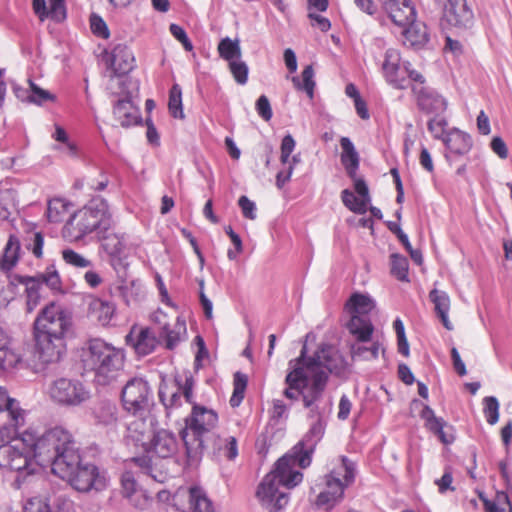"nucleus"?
<instances>
[{"instance_id": "nucleus-1", "label": "nucleus", "mask_w": 512, "mask_h": 512, "mask_svg": "<svg viewBox=\"0 0 512 512\" xmlns=\"http://www.w3.org/2000/svg\"><path fill=\"white\" fill-rule=\"evenodd\" d=\"M77 449L72 434L62 426L48 429L41 435L26 431L20 439L0 444V468L18 472L16 481L20 476L33 474L37 465L50 466L55 474L56 463L67 461L66 456Z\"/></svg>"}, {"instance_id": "nucleus-2", "label": "nucleus", "mask_w": 512, "mask_h": 512, "mask_svg": "<svg viewBox=\"0 0 512 512\" xmlns=\"http://www.w3.org/2000/svg\"><path fill=\"white\" fill-rule=\"evenodd\" d=\"M315 364V371L328 369L335 375H340L345 369V360L339 351L332 345L321 344L312 356H307L306 343L303 345L297 358L288 363V373L285 377L287 387L283 395L292 401L300 397L304 399L305 392H308L313 373L310 364Z\"/></svg>"}, {"instance_id": "nucleus-3", "label": "nucleus", "mask_w": 512, "mask_h": 512, "mask_svg": "<svg viewBox=\"0 0 512 512\" xmlns=\"http://www.w3.org/2000/svg\"><path fill=\"white\" fill-rule=\"evenodd\" d=\"M289 457L282 456L257 488V498L261 505L270 512H277L284 508L289 501L287 491L299 485L303 480V473L297 469L298 465Z\"/></svg>"}, {"instance_id": "nucleus-4", "label": "nucleus", "mask_w": 512, "mask_h": 512, "mask_svg": "<svg viewBox=\"0 0 512 512\" xmlns=\"http://www.w3.org/2000/svg\"><path fill=\"white\" fill-rule=\"evenodd\" d=\"M81 361L84 370L94 374V382L106 386L114 382L123 370L125 352L103 339L93 338L83 348Z\"/></svg>"}, {"instance_id": "nucleus-5", "label": "nucleus", "mask_w": 512, "mask_h": 512, "mask_svg": "<svg viewBox=\"0 0 512 512\" xmlns=\"http://www.w3.org/2000/svg\"><path fill=\"white\" fill-rule=\"evenodd\" d=\"M218 423V414L210 408L194 404L191 413L185 418V426L180 431L187 461L189 464L198 462L209 447L208 439L214 434L213 429Z\"/></svg>"}, {"instance_id": "nucleus-6", "label": "nucleus", "mask_w": 512, "mask_h": 512, "mask_svg": "<svg viewBox=\"0 0 512 512\" xmlns=\"http://www.w3.org/2000/svg\"><path fill=\"white\" fill-rule=\"evenodd\" d=\"M115 221L108 202L101 197L91 199L76 211L65 225L74 240H83L91 234L97 237L110 231Z\"/></svg>"}, {"instance_id": "nucleus-7", "label": "nucleus", "mask_w": 512, "mask_h": 512, "mask_svg": "<svg viewBox=\"0 0 512 512\" xmlns=\"http://www.w3.org/2000/svg\"><path fill=\"white\" fill-rule=\"evenodd\" d=\"M183 441L181 435L173 431L159 428L150 435L146 445L143 448L145 453L142 457L133 458V461L143 470V473L153 479L155 482L164 483L168 478V473L153 468L154 459L168 460L174 458L180 450Z\"/></svg>"}, {"instance_id": "nucleus-8", "label": "nucleus", "mask_w": 512, "mask_h": 512, "mask_svg": "<svg viewBox=\"0 0 512 512\" xmlns=\"http://www.w3.org/2000/svg\"><path fill=\"white\" fill-rule=\"evenodd\" d=\"M68 459L56 463L55 475L69 484L79 492L92 490L102 491L107 486V478L104 472L92 463H83L79 449L66 456Z\"/></svg>"}, {"instance_id": "nucleus-9", "label": "nucleus", "mask_w": 512, "mask_h": 512, "mask_svg": "<svg viewBox=\"0 0 512 512\" xmlns=\"http://www.w3.org/2000/svg\"><path fill=\"white\" fill-rule=\"evenodd\" d=\"M338 462V465L323 477V488L314 502L319 509L331 511L341 503L346 488L355 480L356 463L347 456H340Z\"/></svg>"}, {"instance_id": "nucleus-10", "label": "nucleus", "mask_w": 512, "mask_h": 512, "mask_svg": "<svg viewBox=\"0 0 512 512\" xmlns=\"http://www.w3.org/2000/svg\"><path fill=\"white\" fill-rule=\"evenodd\" d=\"M16 280L25 286L26 311L33 312L44 297V286L54 294L62 293V281L55 265H48L45 271L35 276L18 275Z\"/></svg>"}, {"instance_id": "nucleus-11", "label": "nucleus", "mask_w": 512, "mask_h": 512, "mask_svg": "<svg viewBox=\"0 0 512 512\" xmlns=\"http://www.w3.org/2000/svg\"><path fill=\"white\" fill-rule=\"evenodd\" d=\"M72 326V314L68 308L57 302H50L36 317L33 330L57 333L67 336Z\"/></svg>"}, {"instance_id": "nucleus-12", "label": "nucleus", "mask_w": 512, "mask_h": 512, "mask_svg": "<svg viewBox=\"0 0 512 512\" xmlns=\"http://www.w3.org/2000/svg\"><path fill=\"white\" fill-rule=\"evenodd\" d=\"M325 429V419L313 421L302 440H300L289 452H287L285 456H290L289 459L298 465V467L301 469L310 466L312 462V455L316 449L317 444L323 438Z\"/></svg>"}, {"instance_id": "nucleus-13", "label": "nucleus", "mask_w": 512, "mask_h": 512, "mask_svg": "<svg viewBox=\"0 0 512 512\" xmlns=\"http://www.w3.org/2000/svg\"><path fill=\"white\" fill-rule=\"evenodd\" d=\"M105 62L111 72V83L116 82L119 87L133 84L127 75L135 67V57L125 44H117L111 52H106Z\"/></svg>"}, {"instance_id": "nucleus-14", "label": "nucleus", "mask_w": 512, "mask_h": 512, "mask_svg": "<svg viewBox=\"0 0 512 512\" xmlns=\"http://www.w3.org/2000/svg\"><path fill=\"white\" fill-rule=\"evenodd\" d=\"M123 407L133 415L148 411L151 402V388L143 378H131L122 388Z\"/></svg>"}, {"instance_id": "nucleus-15", "label": "nucleus", "mask_w": 512, "mask_h": 512, "mask_svg": "<svg viewBox=\"0 0 512 512\" xmlns=\"http://www.w3.org/2000/svg\"><path fill=\"white\" fill-rule=\"evenodd\" d=\"M49 395L53 401L65 406H78L89 398V392L79 380L59 378L50 388Z\"/></svg>"}, {"instance_id": "nucleus-16", "label": "nucleus", "mask_w": 512, "mask_h": 512, "mask_svg": "<svg viewBox=\"0 0 512 512\" xmlns=\"http://www.w3.org/2000/svg\"><path fill=\"white\" fill-rule=\"evenodd\" d=\"M33 335L35 350L42 362H58L65 355L67 350L65 335L40 330H33Z\"/></svg>"}, {"instance_id": "nucleus-17", "label": "nucleus", "mask_w": 512, "mask_h": 512, "mask_svg": "<svg viewBox=\"0 0 512 512\" xmlns=\"http://www.w3.org/2000/svg\"><path fill=\"white\" fill-rule=\"evenodd\" d=\"M150 318L158 326L159 338L164 342L166 349H175L186 338V322L180 316L176 318L173 325L169 323L168 315L161 309L152 313Z\"/></svg>"}, {"instance_id": "nucleus-18", "label": "nucleus", "mask_w": 512, "mask_h": 512, "mask_svg": "<svg viewBox=\"0 0 512 512\" xmlns=\"http://www.w3.org/2000/svg\"><path fill=\"white\" fill-rule=\"evenodd\" d=\"M310 365V370L313 373V380L310 383L308 392H305L303 405L309 410L308 418L315 421L325 419L317 402L320 400L326 389L329 375L334 374V372H330L328 369H324V371H315V364L312 362Z\"/></svg>"}, {"instance_id": "nucleus-19", "label": "nucleus", "mask_w": 512, "mask_h": 512, "mask_svg": "<svg viewBox=\"0 0 512 512\" xmlns=\"http://www.w3.org/2000/svg\"><path fill=\"white\" fill-rule=\"evenodd\" d=\"M174 505L182 512H214L213 502L199 486L178 492L174 497Z\"/></svg>"}, {"instance_id": "nucleus-20", "label": "nucleus", "mask_w": 512, "mask_h": 512, "mask_svg": "<svg viewBox=\"0 0 512 512\" xmlns=\"http://www.w3.org/2000/svg\"><path fill=\"white\" fill-rule=\"evenodd\" d=\"M442 22L459 30L470 29L474 23V14L467 5V0H446L443 7Z\"/></svg>"}, {"instance_id": "nucleus-21", "label": "nucleus", "mask_w": 512, "mask_h": 512, "mask_svg": "<svg viewBox=\"0 0 512 512\" xmlns=\"http://www.w3.org/2000/svg\"><path fill=\"white\" fill-rule=\"evenodd\" d=\"M418 109L429 116H440L447 110L448 102L437 90L427 86H411Z\"/></svg>"}, {"instance_id": "nucleus-22", "label": "nucleus", "mask_w": 512, "mask_h": 512, "mask_svg": "<svg viewBox=\"0 0 512 512\" xmlns=\"http://www.w3.org/2000/svg\"><path fill=\"white\" fill-rule=\"evenodd\" d=\"M101 241V247L109 257L110 265L114 270L126 268V235L124 233L105 232L97 237Z\"/></svg>"}, {"instance_id": "nucleus-23", "label": "nucleus", "mask_w": 512, "mask_h": 512, "mask_svg": "<svg viewBox=\"0 0 512 512\" xmlns=\"http://www.w3.org/2000/svg\"><path fill=\"white\" fill-rule=\"evenodd\" d=\"M116 93L123 95L122 99L114 104L113 114L122 127H130L141 123L142 118L139 109L131 100L130 86L119 87Z\"/></svg>"}, {"instance_id": "nucleus-24", "label": "nucleus", "mask_w": 512, "mask_h": 512, "mask_svg": "<svg viewBox=\"0 0 512 512\" xmlns=\"http://www.w3.org/2000/svg\"><path fill=\"white\" fill-rule=\"evenodd\" d=\"M382 71L386 81L396 89L408 88V80L403 74V62H401L398 50L389 48L385 51Z\"/></svg>"}, {"instance_id": "nucleus-25", "label": "nucleus", "mask_w": 512, "mask_h": 512, "mask_svg": "<svg viewBox=\"0 0 512 512\" xmlns=\"http://www.w3.org/2000/svg\"><path fill=\"white\" fill-rule=\"evenodd\" d=\"M144 413L133 415L134 418L127 423L125 440L142 449L146 445L152 432H154V419L143 416Z\"/></svg>"}, {"instance_id": "nucleus-26", "label": "nucleus", "mask_w": 512, "mask_h": 512, "mask_svg": "<svg viewBox=\"0 0 512 512\" xmlns=\"http://www.w3.org/2000/svg\"><path fill=\"white\" fill-rule=\"evenodd\" d=\"M161 338L149 327L141 328L136 331L133 328L126 336L127 344L131 345L135 352L140 356H147L155 351L160 344Z\"/></svg>"}, {"instance_id": "nucleus-27", "label": "nucleus", "mask_w": 512, "mask_h": 512, "mask_svg": "<svg viewBox=\"0 0 512 512\" xmlns=\"http://www.w3.org/2000/svg\"><path fill=\"white\" fill-rule=\"evenodd\" d=\"M383 8L391 21L399 27H406L416 20V9L411 0H383Z\"/></svg>"}, {"instance_id": "nucleus-28", "label": "nucleus", "mask_w": 512, "mask_h": 512, "mask_svg": "<svg viewBox=\"0 0 512 512\" xmlns=\"http://www.w3.org/2000/svg\"><path fill=\"white\" fill-rule=\"evenodd\" d=\"M0 412L5 413L8 418V422L4 425L11 427L15 432L25 423V410L20 407L16 399L11 398L2 387H0Z\"/></svg>"}, {"instance_id": "nucleus-29", "label": "nucleus", "mask_w": 512, "mask_h": 512, "mask_svg": "<svg viewBox=\"0 0 512 512\" xmlns=\"http://www.w3.org/2000/svg\"><path fill=\"white\" fill-rule=\"evenodd\" d=\"M209 450L214 456H223L228 460H234L238 456V442L234 436L221 437L215 433L208 439Z\"/></svg>"}, {"instance_id": "nucleus-30", "label": "nucleus", "mask_w": 512, "mask_h": 512, "mask_svg": "<svg viewBox=\"0 0 512 512\" xmlns=\"http://www.w3.org/2000/svg\"><path fill=\"white\" fill-rule=\"evenodd\" d=\"M443 143L449 153L458 156L469 153L473 145L471 136L458 128L450 129Z\"/></svg>"}, {"instance_id": "nucleus-31", "label": "nucleus", "mask_w": 512, "mask_h": 512, "mask_svg": "<svg viewBox=\"0 0 512 512\" xmlns=\"http://www.w3.org/2000/svg\"><path fill=\"white\" fill-rule=\"evenodd\" d=\"M420 417L424 420L425 427L431 433L435 434L442 443L451 444L454 441V437L444 431L446 425L444 419L437 417L430 406L424 405Z\"/></svg>"}, {"instance_id": "nucleus-32", "label": "nucleus", "mask_w": 512, "mask_h": 512, "mask_svg": "<svg viewBox=\"0 0 512 512\" xmlns=\"http://www.w3.org/2000/svg\"><path fill=\"white\" fill-rule=\"evenodd\" d=\"M93 418L97 425L114 429L118 423V408L114 402L101 401L93 408Z\"/></svg>"}, {"instance_id": "nucleus-33", "label": "nucleus", "mask_w": 512, "mask_h": 512, "mask_svg": "<svg viewBox=\"0 0 512 512\" xmlns=\"http://www.w3.org/2000/svg\"><path fill=\"white\" fill-rule=\"evenodd\" d=\"M404 44L419 49L429 41V33L427 26L422 22L414 20L406 27H403Z\"/></svg>"}, {"instance_id": "nucleus-34", "label": "nucleus", "mask_w": 512, "mask_h": 512, "mask_svg": "<svg viewBox=\"0 0 512 512\" xmlns=\"http://www.w3.org/2000/svg\"><path fill=\"white\" fill-rule=\"evenodd\" d=\"M340 146L342 148L340 156L341 164L344 166L347 175L351 179H355L360 163L359 155L353 142L348 137H342L340 139Z\"/></svg>"}, {"instance_id": "nucleus-35", "label": "nucleus", "mask_w": 512, "mask_h": 512, "mask_svg": "<svg viewBox=\"0 0 512 512\" xmlns=\"http://www.w3.org/2000/svg\"><path fill=\"white\" fill-rule=\"evenodd\" d=\"M347 328L358 342L367 343L372 339L374 327L367 316L352 315Z\"/></svg>"}, {"instance_id": "nucleus-36", "label": "nucleus", "mask_w": 512, "mask_h": 512, "mask_svg": "<svg viewBox=\"0 0 512 512\" xmlns=\"http://www.w3.org/2000/svg\"><path fill=\"white\" fill-rule=\"evenodd\" d=\"M429 298L434 304V311L447 330H452L453 325L449 320L450 298L445 291L433 289L429 293Z\"/></svg>"}, {"instance_id": "nucleus-37", "label": "nucleus", "mask_w": 512, "mask_h": 512, "mask_svg": "<svg viewBox=\"0 0 512 512\" xmlns=\"http://www.w3.org/2000/svg\"><path fill=\"white\" fill-rule=\"evenodd\" d=\"M20 249L19 239L11 235L0 259V268L2 271L9 272L16 266L19 260Z\"/></svg>"}, {"instance_id": "nucleus-38", "label": "nucleus", "mask_w": 512, "mask_h": 512, "mask_svg": "<svg viewBox=\"0 0 512 512\" xmlns=\"http://www.w3.org/2000/svg\"><path fill=\"white\" fill-rule=\"evenodd\" d=\"M374 306L372 298L361 293H353L346 303V309L351 316H366L373 310Z\"/></svg>"}, {"instance_id": "nucleus-39", "label": "nucleus", "mask_w": 512, "mask_h": 512, "mask_svg": "<svg viewBox=\"0 0 512 512\" xmlns=\"http://www.w3.org/2000/svg\"><path fill=\"white\" fill-rule=\"evenodd\" d=\"M89 313L94 316L101 325L105 326L110 323L115 313V306L111 302L94 298L89 303Z\"/></svg>"}, {"instance_id": "nucleus-40", "label": "nucleus", "mask_w": 512, "mask_h": 512, "mask_svg": "<svg viewBox=\"0 0 512 512\" xmlns=\"http://www.w3.org/2000/svg\"><path fill=\"white\" fill-rule=\"evenodd\" d=\"M219 56L228 63L238 60L242 56L240 41L225 37L220 40L217 47Z\"/></svg>"}, {"instance_id": "nucleus-41", "label": "nucleus", "mask_w": 512, "mask_h": 512, "mask_svg": "<svg viewBox=\"0 0 512 512\" xmlns=\"http://www.w3.org/2000/svg\"><path fill=\"white\" fill-rule=\"evenodd\" d=\"M292 82L297 90L304 91L310 99H313L316 83L314 80V69L312 65H307L303 69L301 73V80L298 76H294L292 77Z\"/></svg>"}, {"instance_id": "nucleus-42", "label": "nucleus", "mask_w": 512, "mask_h": 512, "mask_svg": "<svg viewBox=\"0 0 512 512\" xmlns=\"http://www.w3.org/2000/svg\"><path fill=\"white\" fill-rule=\"evenodd\" d=\"M380 348L381 343L378 340L372 341L369 346L363 342H359L351 346V354L353 358L372 360L378 357Z\"/></svg>"}, {"instance_id": "nucleus-43", "label": "nucleus", "mask_w": 512, "mask_h": 512, "mask_svg": "<svg viewBox=\"0 0 512 512\" xmlns=\"http://www.w3.org/2000/svg\"><path fill=\"white\" fill-rule=\"evenodd\" d=\"M68 203L62 198H53L47 205L46 216L49 222L59 223L67 213Z\"/></svg>"}, {"instance_id": "nucleus-44", "label": "nucleus", "mask_w": 512, "mask_h": 512, "mask_svg": "<svg viewBox=\"0 0 512 512\" xmlns=\"http://www.w3.org/2000/svg\"><path fill=\"white\" fill-rule=\"evenodd\" d=\"M169 112L174 118H184L183 104H182V89L179 84L172 85L169 91L168 101Z\"/></svg>"}, {"instance_id": "nucleus-45", "label": "nucleus", "mask_w": 512, "mask_h": 512, "mask_svg": "<svg viewBox=\"0 0 512 512\" xmlns=\"http://www.w3.org/2000/svg\"><path fill=\"white\" fill-rule=\"evenodd\" d=\"M175 384L187 403L192 404V406L197 404L194 397L195 380L191 373H186L184 380L180 376L176 377Z\"/></svg>"}, {"instance_id": "nucleus-46", "label": "nucleus", "mask_w": 512, "mask_h": 512, "mask_svg": "<svg viewBox=\"0 0 512 512\" xmlns=\"http://www.w3.org/2000/svg\"><path fill=\"white\" fill-rule=\"evenodd\" d=\"M391 259V274L402 282H408V260L405 256L394 253L390 257Z\"/></svg>"}, {"instance_id": "nucleus-47", "label": "nucleus", "mask_w": 512, "mask_h": 512, "mask_svg": "<svg viewBox=\"0 0 512 512\" xmlns=\"http://www.w3.org/2000/svg\"><path fill=\"white\" fill-rule=\"evenodd\" d=\"M448 121L444 114L440 116H432L427 122L428 131L431 133L432 137L437 140H441L444 142L446 135H448L447 130Z\"/></svg>"}, {"instance_id": "nucleus-48", "label": "nucleus", "mask_w": 512, "mask_h": 512, "mask_svg": "<svg viewBox=\"0 0 512 512\" xmlns=\"http://www.w3.org/2000/svg\"><path fill=\"white\" fill-rule=\"evenodd\" d=\"M247 383L248 378L245 374L241 372H236L234 374V390L229 400L231 407H238L241 404L244 398Z\"/></svg>"}, {"instance_id": "nucleus-49", "label": "nucleus", "mask_w": 512, "mask_h": 512, "mask_svg": "<svg viewBox=\"0 0 512 512\" xmlns=\"http://www.w3.org/2000/svg\"><path fill=\"white\" fill-rule=\"evenodd\" d=\"M341 199L343 204L356 214H364L367 210L365 199H360L348 189L341 192Z\"/></svg>"}, {"instance_id": "nucleus-50", "label": "nucleus", "mask_w": 512, "mask_h": 512, "mask_svg": "<svg viewBox=\"0 0 512 512\" xmlns=\"http://www.w3.org/2000/svg\"><path fill=\"white\" fill-rule=\"evenodd\" d=\"M139 290L140 284L135 280H132L130 282L124 281L121 285L117 287L119 297H121L124 303L128 306L131 305V303L137 299L139 295Z\"/></svg>"}, {"instance_id": "nucleus-51", "label": "nucleus", "mask_w": 512, "mask_h": 512, "mask_svg": "<svg viewBox=\"0 0 512 512\" xmlns=\"http://www.w3.org/2000/svg\"><path fill=\"white\" fill-rule=\"evenodd\" d=\"M483 414L490 425H495L499 420V402L494 396L483 399Z\"/></svg>"}, {"instance_id": "nucleus-52", "label": "nucleus", "mask_w": 512, "mask_h": 512, "mask_svg": "<svg viewBox=\"0 0 512 512\" xmlns=\"http://www.w3.org/2000/svg\"><path fill=\"white\" fill-rule=\"evenodd\" d=\"M231 74L234 80L239 85H245L248 81L249 68L247 64L240 59L228 63Z\"/></svg>"}, {"instance_id": "nucleus-53", "label": "nucleus", "mask_w": 512, "mask_h": 512, "mask_svg": "<svg viewBox=\"0 0 512 512\" xmlns=\"http://www.w3.org/2000/svg\"><path fill=\"white\" fill-rule=\"evenodd\" d=\"M20 360V355L9 346H0V370L13 368Z\"/></svg>"}, {"instance_id": "nucleus-54", "label": "nucleus", "mask_w": 512, "mask_h": 512, "mask_svg": "<svg viewBox=\"0 0 512 512\" xmlns=\"http://www.w3.org/2000/svg\"><path fill=\"white\" fill-rule=\"evenodd\" d=\"M121 485L123 496L132 499L138 492V483L131 471H125L121 476Z\"/></svg>"}, {"instance_id": "nucleus-55", "label": "nucleus", "mask_w": 512, "mask_h": 512, "mask_svg": "<svg viewBox=\"0 0 512 512\" xmlns=\"http://www.w3.org/2000/svg\"><path fill=\"white\" fill-rule=\"evenodd\" d=\"M64 261L76 268H87L92 266V262L85 258L83 255L72 249H65L62 251Z\"/></svg>"}, {"instance_id": "nucleus-56", "label": "nucleus", "mask_w": 512, "mask_h": 512, "mask_svg": "<svg viewBox=\"0 0 512 512\" xmlns=\"http://www.w3.org/2000/svg\"><path fill=\"white\" fill-rule=\"evenodd\" d=\"M270 420L275 423L285 422L289 417V407L283 400L274 399L273 406L269 411Z\"/></svg>"}, {"instance_id": "nucleus-57", "label": "nucleus", "mask_w": 512, "mask_h": 512, "mask_svg": "<svg viewBox=\"0 0 512 512\" xmlns=\"http://www.w3.org/2000/svg\"><path fill=\"white\" fill-rule=\"evenodd\" d=\"M182 398L178 388L170 393H167L163 389L159 390L160 402L167 410L180 407L182 405Z\"/></svg>"}, {"instance_id": "nucleus-58", "label": "nucleus", "mask_w": 512, "mask_h": 512, "mask_svg": "<svg viewBox=\"0 0 512 512\" xmlns=\"http://www.w3.org/2000/svg\"><path fill=\"white\" fill-rule=\"evenodd\" d=\"M29 82H30L31 94L29 95L28 99L30 102L38 104V105H42L43 103L54 99V96L49 91L38 87L32 81H29Z\"/></svg>"}, {"instance_id": "nucleus-59", "label": "nucleus", "mask_w": 512, "mask_h": 512, "mask_svg": "<svg viewBox=\"0 0 512 512\" xmlns=\"http://www.w3.org/2000/svg\"><path fill=\"white\" fill-rule=\"evenodd\" d=\"M296 147V141L293 136L288 133L286 134L281 141V155L280 161L283 165H286L289 162L290 156Z\"/></svg>"}, {"instance_id": "nucleus-60", "label": "nucleus", "mask_w": 512, "mask_h": 512, "mask_svg": "<svg viewBox=\"0 0 512 512\" xmlns=\"http://www.w3.org/2000/svg\"><path fill=\"white\" fill-rule=\"evenodd\" d=\"M48 17L57 22L66 17L65 0H49Z\"/></svg>"}, {"instance_id": "nucleus-61", "label": "nucleus", "mask_w": 512, "mask_h": 512, "mask_svg": "<svg viewBox=\"0 0 512 512\" xmlns=\"http://www.w3.org/2000/svg\"><path fill=\"white\" fill-rule=\"evenodd\" d=\"M90 27L92 33L104 39L109 37V30L105 21L98 15L92 14L90 17Z\"/></svg>"}, {"instance_id": "nucleus-62", "label": "nucleus", "mask_w": 512, "mask_h": 512, "mask_svg": "<svg viewBox=\"0 0 512 512\" xmlns=\"http://www.w3.org/2000/svg\"><path fill=\"white\" fill-rule=\"evenodd\" d=\"M169 31L172 34V36L183 45L186 51H192L193 44L190 41L189 37L187 36V33L183 27L173 23L170 25Z\"/></svg>"}, {"instance_id": "nucleus-63", "label": "nucleus", "mask_w": 512, "mask_h": 512, "mask_svg": "<svg viewBox=\"0 0 512 512\" xmlns=\"http://www.w3.org/2000/svg\"><path fill=\"white\" fill-rule=\"evenodd\" d=\"M23 512H50V508L42 498L36 496L25 502Z\"/></svg>"}, {"instance_id": "nucleus-64", "label": "nucleus", "mask_w": 512, "mask_h": 512, "mask_svg": "<svg viewBox=\"0 0 512 512\" xmlns=\"http://www.w3.org/2000/svg\"><path fill=\"white\" fill-rule=\"evenodd\" d=\"M256 111L258 115L265 121H269L272 116V108L269 99L265 95H261L256 101Z\"/></svg>"}]
</instances>
